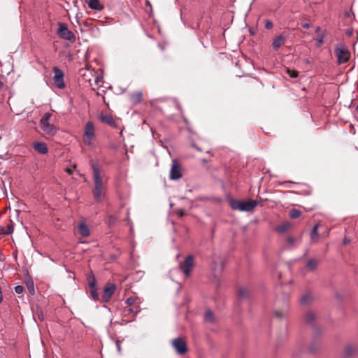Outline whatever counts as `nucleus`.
<instances>
[{"label":"nucleus","mask_w":358,"mask_h":358,"mask_svg":"<svg viewBox=\"0 0 358 358\" xmlns=\"http://www.w3.org/2000/svg\"><path fill=\"white\" fill-rule=\"evenodd\" d=\"M311 296L309 294H305L300 299L301 304L306 305L310 302Z\"/></svg>","instance_id":"nucleus-31"},{"label":"nucleus","mask_w":358,"mask_h":358,"mask_svg":"<svg viewBox=\"0 0 358 358\" xmlns=\"http://www.w3.org/2000/svg\"><path fill=\"white\" fill-rule=\"evenodd\" d=\"M195 148H196V150H198L199 151H201V149H200L199 148L196 147V146H195Z\"/></svg>","instance_id":"nucleus-53"},{"label":"nucleus","mask_w":358,"mask_h":358,"mask_svg":"<svg viewBox=\"0 0 358 358\" xmlns=\"http://www.w3.org/2000/svg\"><path fill=\"white\" fill-rule=\"evenodd\" d=\"M195 148H196V150H198L199 151H201V149H200L199 148L196 147V146H195Z\"/></svg>","instance_id":"nucleus-54"},{"label":"nucleus","mask_w":358,"mask_h":358,"mask_svg":"<svg viewBox=\"0 0 358 358\" xmlns=\"http://www.w3.org/2000/svg\"><path fill=\"white\" fill-rule=\"evenodd\" d=\"M258 203L255 200H250L248 201L231 200L230 201V206L234 210L250 212L257 206Z\"/></svg>","instance_id":"nucleus-1"},{"label":"nucleus","mask_w":358,"mask_h":358,"mask_svg":"<svg viewBox=\"0 0 358 358\" xmlns=\"http://www.w3.org/2000/svg\"><path fill=\"white\" fill-rule=\"evenodd\" d=\"M182 177L181 166L180 164L176 160L172 161V165L170 171L169 178L171 180H178Z\"/></svg>","instance_id":"nucleus-10"},{"label":"nucleus","mask_w":358,"mask_h":358,"mask_svg":"<svg viewBox=\"0 0 358 358\" xmlns=\"http://www.w3.org/2000/svg\"><path fill=\"white\" fill-rule=\"evenodd\" d=\"M27 288L31 295H34L35 289H34V283L32 279L29 278L26 281Z\"/></svg>","instance_id":"nucleus-22"},{"label":"nucleus","mask_w":358,"mask_h":358,"mask_svg":"<svg viewBox=\"0 0 358 358\" xmlns=\"http://www.w3.org/2000/svg\"><path fill=\"white\" fill-rule=\"evenodd\" d=\"M93 194L95 200L97 202H101L102 200L103 189H94L93 190Z\"/></svg>","instance_id":"nucleus-23"},{"label":"nucleus","mask_w":358,"mask_h":358,"mask_svg":"<svg viewBox=\"0 0 358 358\" xmlns=\"http://www.w3.org/2000/svg\"><path fill=\"white\" fill-rule=\"evenodd\" d=\"M213 258V266L212 268L215 271L220 272L224 268V261L223 259L217 255H213L212 257Z\"/></svg>","instance_id":"nucleus-12"},{"label":"nucleus","mask_w":358,"mask_h":358,"mask_svg":"<svg viewBox=\"0 0 358 358\" xmlns=\"http://www.w3.org/2000/svg\"><path fill=\"white\" fill-rule=\"evenodd\" d=\"M34 148L35 150H36L38 153L45 155L48 152V150L47 148V145L44 143L41 142H36L34 143Z\"/></svg>","instance_id":"nucleus-14"},{"label":"nucleus","mask_w":358,"mask_h":358,"mask_svg":"<svg viewBox=\"0 0 358 358\" xmlns=\"http://www.w3.org/2000/svg\"><path fill=\"white\" fill-rule=\"evenodd\" d=\"M57 34L60 38L69 41L71 43L76 41V35L69 29L66 23L59 22L57 23Z\"/></svg>","instance_id":"nucleus-4"},{"label":"nucleus","mask_w":358,"mask_h":358,"mask_svg":"<svg viewBox=\"0 0 358 358\" xmlns=\"http://www.w3.org/2000/svg\"><path fill=\"white\" fill-rule=\"evenodd\" d=\"M67 171V173H68L69 175H71V174L73 173V171H72V170H71V169H67V171Z\"/></svg>","instance_id":"nucleus-48"},{"label":"nucleus","mask_w":358,"mask_h":358,"mask_svg":"<svg viewBox=\"0 0 358 358\" xmlns=\"http://www.w3.org/2000/svg\"><path fill=\"white\" fill-rule=\"evenodd\" d=\"M94 136V126L92 122L86 123L84 128L83 142L88 146L92 145V140Z\"/></svg>","instance_id":"nucleus-7"},{"label":"nucleus","mask_w":358,"mask_h":358,"mask_svg":"<svg viewBox=\"0 0 358 358\" xmlns=\"http://www.w3.org/2000/svg\"><path fill=\"white\" fill-rule=\"evenodd\" d=\"M287 241L289 245H293L295 242V238L294 237L289 236L287 238Z\"/></svg>","instance_id":"nucleus-38"},{"label":"nucleus","mask_w":358,"mask_h":358,"mask_svg":"<svg viewBox=\"0 0 358 358\" xmlns=\"http://www.w3.org/2000/svg\"><path fill=\"white\" fill-rule=\"evenodd\" d=\"M301 215V211L296 208L291 209L289 211V217L292 219H296V218L299 217Z\"/></svg>","instance_id":"nucleus-28"},{"label":"nucleus","mask_w":358,"mask_h":358,"mask_svg":"<svg viewBox=\"0 0 358 358\" xmlns=\"http://www.w3.org/2000/svg\"><path fill=\"white\" fill-rule=\"evenodd\" d=\"M115 285L113 283H108L103 288V294H102V302L107 303L110 301L111 296H113L115 290Z\"/></svg>","instance_id":"nucleus-11"},{"label":"nucleus","mask_w":358,"mask_h":358,"mask_svg":"<svg viewBox=\"0 0 358 358\" xmlns=\"http://www.w3.org/2000/svg\"><path fill=\"white\" fill-rule=\"evenodd\" d=\"M99 119L102 122H104L112 127H117L116 122L111 115H101Z\"/></svg>","instance_id":"nucleus-16"},{"label":"nucleus","mask_w":358,"mask_h":358,"mask_svg":"<svg viewBox=\"0 0 358 358\" xmlns=\"http://www.w3.org/2000/svg\"><path fill=\"white\" fill-rule=\"evenodd\" d=\"M334 52L337 58L338 64L348 62L350 58V52L344 43H340L335 47Z\"/></svg>","instance_id":"nucleus-3"},{"label":"nucleus","mask_w":358,"mask_h":358,"mask_svg":"<svg viewBox=\"0 0 358 358\" xmlns=\"http://www.w3.org/2000/svg\"><path fill=\"white\" fill-rule=\"evenodd\" d=\"M238 296L241 299H245L248 296V291L245 287H239L238 289Z\"/></svg>","instance_id":"nucleus-24"},{"label":"nucleus","mask_w":358,"mask_h":358,"mask_svg":"<svg viewBox=\"0 0 358 358\" xmlns=\"http://www.w3.org/2000/svg\"><path fill=\"white\" fill-rule=\"evenodd\" d=\"M90 166L93 171V180L94 182V189H103V182L100 176L99 166L97 162L91 160L90 162Z\"/></svg>","instance_id":"nucleus-5"},{"label":"nucleus","mask_w":358,"mask_h":358,"mask_svg":"<svg viewBox=\"0 0 358 358\" xmlns=\"http://www.w3.org/2000/svg\"><path fill=\"white\" fill-rule=\"evenodd\" d=\"M318 227H319V224H316L314 225V227H313V229L311 230L310 238H311V240L313 241H317L319 237V234L317 232Z\"/></svg>","instance_id":"nucleus-21"},{"label":"nucleus","mask_w":358,"mask_h":358,"mask_svg":"<svg viewBox=\"0 0 358 358\" xmlns=\"http://www.w3.org/2000/svg\"><path fill=\"white\" fill-rule=\"evenodd\" d=\"M357 352V348L353 345H348L344 350V355L346 357H350L355 355Z\"/></svg>","instance_id":"nucleus-19"},{"label":"nucleus","mask_w":358,"mask_h":358,"mask_svg":"<svg viewBox=\"0 0 358 358\" xmlns=\"http://www.w3.org/2000/svg\"><path fill=\"white\" fill-rule=\"evenodd\" d=\"M172 345L176 352L179 355H183L187 351V347L185 341L181 338H176L173 340Z\"/></svg>","instance_id":"nucleus-9"},{"label":"nucleus","mask_w":358,"mask_h":358,"mask_svg":"<svg viewBox=\"0 0 358 358\" xmlns=\"http://www.w3.org/2000/svg\"><path fill=\"white\" fill-rule=\"evenodd\" d=\"M302 27L305 29H308L310 27V24L309 23H303L302 24Z\"/></svg>","instance_id":"nucleus-42"},{"label":"nucleus","mask_w":358,"mask_h":358,"mask_svg":"<svg viewBox=\"0 0 358 358\" xmlns=\"http://www.w3.org/2000/svg\"><path fill=\"white\" fill-rule=\"evenodd\" d=\"M78 231L79 234L83 237H87L90 234V231L88 226L84 222H80L78 224Z\"/></svg>","instance_id":"nucleus-15"},{"label":"nucleus","mask_w":358,"mask_h":358,"mask_svg":"<svg viewBox=\"0 0 358 358\" xmlns=\"http://www.w3.org/2000/svg\"><path fill=\"white\" fill-rule=\"evenodd\" d=\"M117 350L119 353L121 352V341H116L115 342Z\"/></svg>","instance_id":"nucleus-39"},{"label":"nucleus","mask_w":358,"mask_h":358,"mask_svg":"<svg viewBox=\"0 0 358 358\" xmlns=\"http://www.w3.org/2000/svg\"><path fill=\"white\" fill-rule=\"evenodd\" d=\"M134 313V309L129 306L124 307L122 313L124 316L129 315L131 313Z\"/></svg>","instance_id":"nucleus-32"},{"label":"nucleus","mask_w":358,"mask_h":358,"mask_svg":"<svg viewBox=\"0 0 358 358\" xmlns=\"http://www.w3.org/2000/svg\"><path fill=\"white\" fill-rule=\"evenodd\" d=\"M355 110H356V111L358 112V104L357 105Z\"/></svg>","instance_id":"nucleus-52"},{"label":"nucleus","mask_w":358,"mask_h":358,"mask_svg":"<svg viewBox=\"0 0 358 358\" xmlns=\"http://www.w3.org/2000/svg\"><path fill=\"white\" fill-rule=\"evenodd\" d=\"M287 72L288 75L293 78H297L299 76V73L296 71L287 69Z\"/></svg>","instance_id":"nucleus-33"},{"label":"nucleus","mask_w":358,"mask_h":358,"mask_svg":"<svg viewBox=\"0 0 358 358\" xmlns=\"http://www.w3.org/2000/svg\"><path fill=\"white\" fill-rule=\"evenodd\" d=\"M136 302V299L133 297H129L127 299L125 303L128 305V306H131Z\"/></svg>","instance_id":"nucleus-37"},{"label":"nucleus","mask_w":358,"mask_h":358,"mask_svg":"<svg viewBox=\"0 0 358 358\" xmlns=\"http://www.w3.org/2000/svg\"><path fill=\"white\" fill-rule=\"evenodd\" d=\"M52 114L50 113H45L40 120L41 129L44 133L49 136H54L57 131V127L50 123V118Z\"/></svg>","instance_id":"nucleus-2"},{"label":"nucleus","mask_w":358,"mask_h":358,"mask_svg":"<svg viewBox=\"0 0 358 358\" xmlns=\"http://www.w3.org/2000/svg\"><path fill=\"white\" fill-rule=\"evenodd\" d=\"M324 34L318 35L316 40L317 42V46H320L324 43Z\"/></svg>","instance_id":"nucleus-34"},{"label":"nucleus","mask_w":358,"mask_h":358,"mask_svg":"<svg viewBox=\"0 0 358 358\" xmlns=\"http://www.w3.org/2000/svg\"><path fill=\"white\" fill-rule=\"evenodd\" d=\"M146 6L150 7V11L152 10V6H151L150 1L148 0L146 1Z\"/></svg>","instance_id":"nucleus-45"},{"label":"nucleus","mask_w":358,"mask_h":358,"mask_svg":"<svg viewBox=\"0 0 358 358\" xmlns=\"http://www.w3.org/2000/svg\"><path fill=\"white\" fill-rule=\"evenodd\" d=\"M265 27L267 29H270L273 27V23L270 21H266V23H265Z\"/></svg>","instance_id":"nucleus-40"},{"label":"nucleus","mask_w":358,"mask_h":358,"mask_svg":"<svg viewBox=\"0 0 358 358\" xmlns=\"http://www.w3.org/2000/svg\"><path fill=\"white\" fill-rule=\"evenodd\" d=\"M309 350L311 352H314L315 351V349L313 348V345H311L309 348Z\"/></svg>","instance_id":"nucleus-47"},{"label":"nucleus","mask_w":358,"mask_h":358,"mask_svg":"<svg viewBox=\"0 0 358 358\" xmlns=\"http://www.w3.org/2000/svg\"><path fill=\"white\" fill-rule=\"evenodd\" d=\"M3 87V83L0 81V89Z\"/></svg>","instance_id":"nucleus-50"},{"label":"nucleus","mask_w":358,"mask_h":358,"mask_svg":"<svg viewBox=\"0 0 358 358\" xmlns=\"http://www.w3.org/2000/svg\"><path fill=\"white\" fill-rule=\"evenodd\" d=\"M286 38L282 35H278L273 38L272 46L275 50H278L285 42Z\"/></svg>","instance_id":"nucleus-13"},{"label":"nucleus","mask_w":358,"mask_h":358,"mask_svg":"<svg viewBox=\"0 0 358 358\" xmlns=\"http://www.w3.org/2000/svg\"><path fill=\"white\" fill-rule=\"evenodd\" d=\"M87 282L89 285V287H96V281L94 275L92 273H90L87 275Z\"/></svg>","instance_id":"nucleus-20"},{"label":"nucleus","mask_w":358,"mask_h":358,"mask_svg":"<svg viewBox=\"0 0 358 358\" xmlns=\"http://www.w3.org/2000/svg\"><path fill=\"white\" fill-rule=\"evenodd\" d=\"M90 296H91L92 299L94 301H99V294L97 293V288H96V287H90Z\"/></svg>","instance_id":"nucleus-26"},{"label":"nucleus","mask_w":358,"mask_h":358,"mask_svg":"<svg viewBox=\"0 0 358 358\" xmlns=\"http://www.w3.org/2000/svg\"><path fill=\"white\" fill-rule=\"evenodd\" d=\"M275 315H276L277 317H281V316H282V313H281V312H279V311H276V312L275 313Z\"/></svg>","instance_id":"nucleus-46"},{"label":"nucleus","mask_w":358,"mask_h":358,"mask_svg":"<svg viewBox=\"0 0 358 358\" xmlns=\"http://www.w3.org/2000/svg\"><path fill=\"white\" fill-rule=\"evenodd\" d=\"M110 219L111 220H114V217H113V215H110Z\"/></svg>","instance_id":"nucleus-51"},{"label":"nucleus","mask_w":358,"mask_h":358,"mask_svg":"<svg viewBox=\"0 0 358 358\" xmlns=\"http://www.w3.org/2000/svg\"><path fill=\"white\" fill-rule=\"evenodd\" d=\"M88 6L92 10H101L103 9V6L99 0H89Z\"/></svg>","instance_id":"nucleus-18"},{"label":"nucleus","mask_w":358,"mask_h":358,"mask_svg":"<svg viewBox=\"0 0 358 358\" xmlns=\"http://www.w3.org/2000/svg\"><path fill=\"white\" fill-rule=\"evenodd\" d=\"M290 224L288 222L283 223L275 228V231L278 233H285L289 227Z\"/></svg>","instance_id":"nucleus-25"},{"label":"nucleus","mask_w":358,"mask_h":358,"mask_svg":"<svg viewBox=\"0 0 358 358\" xmlns=\"http://www.w3.org/2000/svg\"><path fill=\"white\" fill-rule=\"evenodd\" d=\"M350 242V239L347 238V237H345L344 239H343V243L344 245H347Z\"/></svg>","instance_id":"nucleus-41"},{"label":"nucleus","mask_w":358,"mask_h":358,"mask_svg":"<svg viewBox=\"0 0 358 358\" xmlns=\"http://www.w3.org/2000/svg\"><path fill=\"white\" fill-rule=\"evenodd\" d=\"M194 266V257L192 255H188L185 260L179 263L178 268L184 273L186 278L189 277L191 271Z\"/></svg>","instance_id":"nucleus-6"},{"label":"nucleus","mask_w":358,"mask_h":358,"mask_svg":"<svg viewBox=\"0 0 358 358\" xmlns=\"http://www.w3.org/2000/svg\"><path fill=\"white\" fill-rule=\"evenodd\" d=\"M204 320L206 322H214V315L211 310H208L204 315Z\"/></svg>","instance_id":"nucleus-27"},{"label":"nucleus","mask_w":358,"mask_h":358,"mask_svg":"<svg viewBox=\"0 0 358 358\" xmlns=\"http://www.w3.org/2000/svg\"><path fill=\"white\" fill-rule=\"evenodd\" d=\"M13 232V226L12 224L7 225V229L4 231V234H10Z\"/></svg>","instance_id":"nucleus-36"},{"label":"nucleus","mask_w":358,"mask_h":358,"mask_svg":"<svg viewBox=\"0 0 358 358\" xmlns=\"http://www.w3.org/2000/svg\"><path fill=\"white\" fill-rule=\"evenodd\" d=\"M318 264H319V261L318 260H317L315 259H310L309 260H308V262H307V263L306 264V268L309 271H313L317 267Z\"/></svg>","instance_id":"nucleus-17"},{"label":"nucleus","mask_w":358,"mask_h":358,"mask_svg":"<svg viewBox=\"0 0 358 358\" xmlns=\"http://www.w3.org/2000/svg\"><path fill=\"white\" fill-rule=\"evenodd\" d=\"M315 314L312 312H309L305 316V321L307 324H312L315 320Z\"/></svg>","instance_id":"nucleus-29"},{"label":"nucleus","mask_w":358,"mask_h":358,"mask_svg":"<svg viewBox=\"0 0 358 358\" xmlns=\"http://www.w3.org/2000/svg\"><path fill=\"white\" fill-rule=\"evenodd\" d=\"M178 214L180 217H182L184 215V211L182 210H178Z\"/></svg>","instance_id":"nucleus-44"},{"label":"nucleus","mask_w":358,"mask_h":358,"mask_svg":"<svg viewBox=\"0 0 358 358\" xmlns=\"http://www.w3.org/2000/svg\"><path fill=\"white\" fill-rule=\"evenodd\" d=\"M3 301V294H2V290H1V287H0V303Z\"/></svg>","instance_id":"nucleus-43"},{"label":"nucleus","mask_w":358,"mask_h":358,"mask_svg":"<svg viewBox=\"0 0 358 358\" xmlns=\"http://www.w3.org/2000/svg\"><path fill=\"white\" fill-rule=\"evenodd\" d=\"M321 28L320 27H317L315 29V32L318 33L320 31Z\"/></svg>","instance_id":"nucleus-49"},{"label":"nucleus","mask_w":358,"mask_h":358,"mask_svg":"<svg viewBox=\"0 0 358 358\" xmlns=\"http://www.w3.org/2000/svg\"><path fill=\"white\" fill-rule=\"evenodd\" d=\"M54 73L53 82L55 86L59 89H64L65 87V83L64 80V73L63 71L57 66H55L52 69Z\"/></svg>","instance_id":"nucleus-8"},{"label":"nucleus","mask_w":358,"mask_h":358,"mask_svg":"<svg viewBox=\"0 0 358 358\" xmlns=\"http://www.w3.org/2000/svg\"><path fill=\"white\" fill-rule=\"evenodd\" d=\"M142 93L141 92H138L132 95L131 99L134 101V103H139L142 99Z\"/></svg>","instance_id":"nucleus-30"},{"label":"nucleus","mask_w":358,"mask_h":358,"mask_svg":"<svg viewBox=\"0 0 358 358\" xmlns=\"http://www.w3.org/2000/svg\"><path fill=\"white\" fill-rule=\"evenodd\" d=\"M15 292L16 294H22L23 292H24V287L22 285H17L15 287Z\"/></svg>","instance_id":"nucleus-35"}]
</instances>
